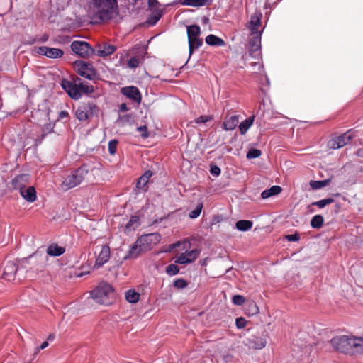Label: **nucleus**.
Segmentation results:
<instances>
[{
  "instance_id": "6",
  "label": "nucleus",
  "mask_w": 363,
  "mask_h": 363,
  "mask_svg": "<svg viewBox=\"0 0 363 363\" xmlns=\"http://www.w3.org/2000/svg\"><path fill=\"white\" fill-rule=\"evenodd\" d=\"M353 339V336L341 335L333 337L330 340V343L335 350L344 353L350 354Z\"/></svg>"
},
{
  "instance_id": "37",
  "label": "nucleus",
  "mask_w": 363,
  "mask_h": 363,
  "mask_svg": "<svg viewBox=\"0 0 363 363\" xmlns=\"http://www.w3.org/2000/svg\"><path fill=\"white\" fill-rule=\"evenodd\" d=\"M139 218L138 216H132L125 225V230L130 231L135 230L139 225Z\"/></svg>"
},
{
  "instance_id": "12",
  "label": "nucleus",
  "mask_w": 363,
  "mask_h": 363,
  "mask_svg": "<svg viewBox=\"0 0 363 363\" xmlns=\"http://www.w3.org/2000/svg\"><path fill=\"white\" fill-rule=\"evenodd\" d=\"M200 251L197 249L192 250L185 253H181L175 259V263L184 264L194 262L199 256Z\"/></svg>"
},
{
  "instance_id": "26",
  "label": "nucleus",
  "mask_w": 363,
  "mask_h": 363,
  "mask_svg": "<svg viewBox=\"0 0 363 363\" xmlns=\"http://www.w3.org/2000/svg\"><path fill=\"white\" fill-rule=\"evenodd\" d=\"M238 123V117L231 116L227 118L223 123V129L225 130H233Z\"/></svg>"
},
{
  "instance_id": "15",
  "label": "nucleus",
  "mask_w": 363,
  "mask_h": 363,
  "mask_svg": "<svg viewBox=\"0 0 363 363\" xmlns=\"http://www.w3.org/2000/svg\"><path fill=\"white\" fill-rule=\"evenodd\" d=\"M121 93L134 101L140 103L141 94L138 88L135 86L124 87L121 89Z\"/></svg>"
},
{
  "instance_id": "17",
  "label": "nucleus",
  "mask_w": 363,
  "mask_h": 363,
  "mask_svg": "<svg viewBox=\"0 0 363 363\" xmlns=\"http://www.w3.org/2000/svg\"><path fill=\"white\" fill-rule=\"evenodd\" d=\"M116 50L113 45L103 43L99 45L96 50V55L100 57H106L113 54Z\"/></svg>"
},
{
  "instance_id": "54",
  "label": "nucleus",
  "mask_w": 363,
  "mask_h": 363,
  "mask_svg": "<svg viewBox=\"0 0 363 363\" xmlns=\"http://www.w3.org/2000/svg\"><path fill=\"white\" fill-rule=\"evenodd\" d=\"M48 346V343L47 341L43 342L42 345L40 346V347L37 348V352H39L40 350H43L46 348Z\"/></svg>"
},
{
  "instance_id": "25",
  "label": "nucleus",
  "mask_w": 363,
  "mask_h": 363,
  "mask_svg": "<svg viewBox=\"0 0 363 363\" xmlns=\"http://www.w3.org/2000/svg\"><path fill=\"white\" fill-rule=\"evenodd\" d=\"M35 259V261L39 262L37 270L43 271L44 267L46 265V261H47L46 257L42 254H40L38 252H36L33 253V255H31L26 259Z\"/></svg>"
},
{
  "instance_id": "34",
  "label": "nucleus",
  "mask_w": 363,
  "mask_h": 363,
  "mask_svg": "<svg viewBox=\"0 0 363 363\" xmlns=\"http://www.w3.org/2000/svg\"><path fill=\"white\" fill-rule=\"evenodd\" d=\"M330 179H327L322 181H311L310 186L313 189H319L328 185L330 182Z\"/></svg>"
},
{
  "instance_id": "22",
  "label": "nucleus",
  "mask_w": 363,
  "mask_h": 363,
  "mask_svg": "<svg viewBox=\"0 0 363 363\" xmlns=\"http://www.w3.org/2000/svg\"><path fill=\"white\" fill-rule=\"evenodd\" d=\"M252 38L250 40V52L252 55L253 52L258 51L261 47V33L251 34Z\"/></svg>"
},
{
  "instance_id": "32",
  "label": "nucleus",
  "mask_w": 363,
  "mask_h": 363,
  "mask_svg": "<svg viewBox=\"0 0 363 363\" xmlns=\"http://www.w3.org/2000/svg\"><path fill=\"white\" fill-rule=\"evenodd\" d=\"M254 116H252L240 123L239 129L242 135H244L251 127L254 121Z\"/></svg>"
},
{
  "instance_id": "8",
  "label": "nucleus",
  "mask_w": 363,
  "mask_h": 363,
  "mask_svg": "<svg viewBox=\"0 0 363 363\" xmlns=\"http://www.w3.org/2000/svg\"><path fill=\"white\" fill-rule=\"evenodd\" d=\"M74 67L76 72L82 77L91 79L95 76V71L89 63H87L82 60L75 61L74 63Z\"/></svg>"
},
{
  "instance_id": "50",
  "label": "nucleus",
  "mask_w": 363,
  "mask_h": 363,
  "mask_svg": "<svg viewBox=\"0 0 363 363\" xmlns=\"http://www.w3.org/2000/svg\"><path fill=\"white\" fill-rule=\"evenodd\" d=\"M211 119H212L211 116H201L197 118L195 120V122L196 123H206L207 121H211Z\"/></svg>"
},
{
  "instance_id": "19",
  "label": "nucleus",
  "mask_w": 363,
  "mask_h": 363,
  "mask_svg": "<svg viewBox=\"0 0 363 363\" xmlns=\"http://www.w3.org/2000/svg\"><path fill=\"white\" fill-rule=\"evenodd\" d=\"M261 16V14L257 13L251 16L250 21L247 26L251 31V34L261 33V31L259 30Z\"/></svg>"
},
{
  "instance_id": "39",
  "label": "nucleus",
  "mask_w": 363,
  "mask_h": 363,
  "mask_svg": "<svg viewBox=\"0 0 363 363\" xmlns=\"http://www.w3.org/2000/svg\"><path fill=\"white\" fill-rule=\"evenodd\" d=\"M203 206V203L201 201L199 202L196 204V208L189 213V218H196L201 214Z\"/></svg>"
},
{
  "instance_id": "41",
  "label": "nucleus",
  "mask_w": 363,
  "mask_h": 363,
  "mask_svg": "<svg viewBox=\"0 0 363 363\" xmlns=\"http://www.w3.org/2000/svg\"><path fill=\"white\" fill-rule=\"evenodd\" d=\"M262 154L261 150L257 149H250L247 154V159H254L259 157Z\"/></svg>"
},
{
  "instance_id": "42",
  "label": "nucleus",
  "mask_w": 363,
  "mask_h": 363,
  "mask_svg": "<svg viewBox=\"0 0 363 363\" xmlns=\"http://www.w3.org/2000/svg\"><path fill=\"white\" fill-rule=\"evenodd\" d=\"M247 311V313L251 315H255L259 313V308L254 302H251L248 304V308Z\"/></svg>"
},
{
  "instance_id": "58",
  "label": "nucleus",
  "mask_w": 363,
  "mask_h": 363,
  "mask_svg": "<svg viewBox=\"0 0 363 363\" xmlns=\"http://www.w3.org/2000/svg\"><path fill=\"white\" fill-rule=\"evenodd\" d=\"M208 21V18L207 17L203 18V22L207 23Z\"/></svg>"
},
{
  "instance_id": "53",
  "label": "nucleus",
  "mask_w": 363,
  "mask_h": 363,
  "mask_svg": "<svg viewBox=\"0 0 363 363\" xmlns=\"http://www.w3.org/2000/svg\"><path fill=\"white\" fill-rule=\"evenodd\" d=\"M157 0H148V6L150 8H155L158 5Z\"/></svg>"
},
{
  "instance_id": "35",
  "label": "nucleus",
  "mask_w": 363,
  "mask_h": 363,
  "mask_svg": "<svg viewBox=\"0 0 363 363\" xmlns=\"http://www.w3.org/2000/svg\"><path fill=\"white\" fill-rule=\"evenodd\" d=\"M323 222L324 218L321 215H315L311 220V225L313 228L319 229L323 226Z\"/></svg>"
},
{
  "instance_id": "49",
  "label": "nucleus",
  "mask_w": 363,
  "mask_h": 363,
  "mask_svg": "<svg viewBox=\"0 0 363 363\" xmlns=\"http://www.w3.org/2000/svg\"><path fill=\"white\" fill-rule=\"evenodd\" d=\"M137 130L140 133L143 138H146L149 136L147 126L142 125L137 128Z\"/></svg>"
},
{
  "instance_id": "51",
  "label": "nucleus",
  "mask_w": 363,
  "mask_h": 363,
  "mask_svg": "<svg viewBox=\"0 0 363 363\" xmlns=\"http://www.w3.org/2000/svg\"><path fill=\"white\" fill-rule=\"evenodd\" d=\"M286 239L288 241H290V242H296V241L299 240L300 236L297 233L290 234V235H286Z\"/></svg>"
},
{
  "instance_id": "56",
  "label": "nucleus",
  "mask_w": 363,
  "mask_h": 363,
  "mask_svg": "<svg viewBox=\"0 0 363 363\" xmlns=\"http://www.w3.org/2000/svg\"><path fill=\"white\" fill-rule=\"evenodd\" d=\"M120 110L121 111H126L128 110L127 106L125 104H122L120 106Z\"/></svg>"
},
{
  "instance_id": "40",
  "label": "nucleus",
  "mask_w": 363,
  "mask_h": 363,
  "mask_svg": "<svg viewBox=\"0 0 363 363\" xmlns=\"http://www.w3.org/2000/svg\"><path fill=\"white\" fill-rule=\"evenodd\" d=\"M162 13L160 11H157L155 13L150 16L147 20V23L150 25H155L161 18Z\"/></svg>"
},
{
  "instance_id": "14",
  "label": "nucleus",
  "mask_w": 363,
  "mask_h": 363,
  "mask_svg": "<svg viewBox=\"0 0 363 363\" xmlns=\"http://www.w3.org/2000/svg\"><path fill=\"white\" fill-rule=\"evenodd\" d=\"M18 271V267L14 262H7L4 267L2 278L7 281L14 280Z\"/></svg>"
},
{
  "instance_id": "28",
  "label": "nucleus",
  "mask_w": 363,
  "mask_h": 363,
  "mask_svg": "<svg viewBox=\"0 0 363 363\" xmlns=\"http://www.w3.org/2000/svg\"><path fill=\"white\" fill-rule=\"evenodd\" d=\"M152 172L150 170L146 171L138 180L137 188L143 189L147 184L150 178L152 177Z\"/></svg>"
},
{
  "instance_id": "1",
  "label": "nucleus",
  "mask_w": 363,
  "mask_h": 363,
  "mask_svg": "<svg viewBox=\"0 0 363 363\" xmlns=\"http://www.w3.org/2000/svg\"><path fill=\"white\" fill-rule=\"evenodd\" d=\"M87 16L93 23H100L113 17L118 8L117 0H83Z\"/></svg>"
},
{
  "instance_id": "30",
  "label": "nucleus",
  "mask_w": 363,
  "mask_h": 363,
  "mask_svg": "<svg viewBox=\"0 0 363 363\" xmlns=\"http://www.w3.org/2000/svg\"><path fill=\"white\" fill-rule=\"evenodd\" d=\"M211 1L212 0H184L182 4L185 6L200 7L211 2Z\"/></svg>"
},
{
  "instance_id": "52",
  "label": "nucleus",
  "mask_w": 363,
  "mask_h": 363,
  "mask_svg": "<svg viewBox=\"0 0 363 363\" xmlns=\"http://www.w3.org/2000/svg\"><path fill=\"white\" fill-rule=\"evenodd\" d=\"M211 173L214 176H218L220 173V169L217 166H213L211 168Z\"/></svg>"
},
{
  "instance_id": "2",
  "label": "nucleus",
  "mask_w": 363,
  "mask_h": 363,
  "mask_svg": "<svg viewBox=\"0 0 363 363\" xmlns=\"http://www.w3.org/2000/svg\"><path fill=\"white\" fill-rule=\"evenodd\" d=\"M62 86L69 96L74 99H79L81 97L82 93L89 94L94 91L92 86H90L87 82H82L79 78L74 82L63 80L62 82Z\"/></svg>"
},
{
  "instance_id": "20",
  "label": "nucleus",
  "mask_w": 363,
  "mask_h": 363,
  "mask_svg": "<svg viewBox=\"0 0 363 363\" xmlns=\"http://www.w3.org/2000/svg\"><path fill=\"white\" fill-rule=\"evenodd\" d=\"M145 252V250H143V248L140 247V244L138 243V239L130 247L128 251V254L125 257V259H135L142 253Z\"/></svg>"
},
{
  "instance_id": "29",
  "label": "nucleus",
  "mask_w": 363,
  "mask_h": 363,
  "mask_svg": "<svg viewBox=\"0 0 363 363\" xmlns=\"http://www.w3.org/2000/svg\"><path fill=\"white\" fill-rule=\"evenodd\" d=\"M281 191V188L279 186H272L270 189L262 191L261 196L262 199H267L272 196L277 195Z\"/></svg>"
},
{
  "instance_id": "4",
  "label": "nucleus",
  "mask_w": 363,
  "mask_h": 363,
  "mask_svg": "<svg viewBox=\"0 0 363 363\" xmlns=\"http://www.w3.org/2000/svg\"><path fill=\"white\" fill-rule=\"evenodd\" d=\"M89 173L87 164H83L79 168L66 176L61 184V189L66 191L79 185Z\"/></svg>"
},
{
  "instance_id": "5",
  "label": "nucleus",
  "mask_w": 363,
  "mask_h": 363,
  "mask_svg": "<svg viewBox=\"0 0 363 363\" xmlns=\"http://www.w3.org/2000/svg\"><path fill=\"white\" fill-rule=\"evenodd\" d=\"M189 56L193 53L194 49L201 47L203 44V40L199 38L201 34V28L197 25H191L186 27Z\"/></svg>"
},
{
  "instance_id": "57",
  "label": "nucleus",
  "mask_w": 363,
  "mask_h": 363,
  "mask_svg": "<svg viewBox=\"0 0 363 363\" xmlns=\"http://www.w3.org/2000/svg\"><path fill=\"white\" fill-rule=\"evenodd\" d=\"M55 338V335H50L48 337V340H50V341H52Z\"/></svg>"
},
{
  "instance_id": "21",
  "label": "nucleus",
  "mask_w": 363,
  "mask_h": 363,
  "mask_svg": "<svg viewBox=\"0 0 363 363\" xmlns=\"http://www.w3.org/2000/svg\"><path fill=\"white\" fill-rule=\"evenodd\" d=\"M352 343V345L350 351L351 354H363V338L354 337Z\"/></svg>"
},
{
  "instance_id": "23",
  "label": "nucleus",
  "mask_w": 363,
  "mask_h": 363,
  "mask_svg": "<svg viewBox=\"0 0 363 363\" xmlns=\"http://www.w3.org/2000/svg\"><path fill=\"white\" fill-rule=\"evenodd\" d=\"M21 195L28 202H33L36 199V193L33 186H27L19 191Z\"/></svg>"
},
{
  "instance_id": "24",
  "label": "nucleus",
  "mask_w": 363,
  "mask_h": 363,
  "mask_svg": "<svg viewBox=\"0 0 363 363\" xmlns=\"http://www.w3.org/2000/svg\"><path fill=\"white\" fill-rule=\"evenodd\" d=\"M65 252V247L59 246L57 244H52L49 245L46 250L47 254L52 257L60 256L61 255L64 254Z\"/></svg>"
},
{
  "instance_id": "27",
  "label": "nucleus",
  "mask_w": 363,
  "mask_h": 363,
  "mask_svg": "<svg viewBox=\"0 0 363 363\" xmlns=\"http://www.w3.org/2000/svg\"><path fill=\"white\" fill-rule=\"evenodd\" d=\"M206 43L209 45L213 46H223L225 45V41L220 38L214 35H208L206 38Z\"/></svg>"
},
{
  "instance_id": "48",
  "label": "nucleus",
  "mask_w": 363,
  "mask_h": 363,
  "mask_svg": "<svg viewBox=\"0 0 363 363\" xmlns=\"http://www.w3.org/2000/svg\"><path fill=\"white\" fill-rule=\"evenodd\" d=\"M174 286L177 289H184L187 286V283L185 280L179 279L174 281Z\"/></svg>"
},
{
  "instance_id": "44",
  "label": "nucleus",
  "mask_w": 363,
  "mask_h": 363,
  "mask_svg": "<svg viewBox=\"0 0 363 363\" xmlns=\"http://www.w3.org/2000/svg\"><path fill=\"white\" fill-rule=\"evenodd\" d=\"M139 64H140L139 60L135 57H131L127 62V66L130 69L136 68L137 67H138Z\"/></svg>"
},
{
  "instance_id": "47",
  "label": "nucleus",
  "mask_w": 363,
  "mask_h": 363,
  "mask_svg": "<svg viewBox=\"0 0 363 363\" xmlns=\"http://www.w3.org/2000/svg\"><path fill=\"white\" fill-rule=\"evenodd\" d=\"M116 145H117V141L116 140H111L108 143V152L111 155H114L116 151Z\"/></svg>"
},
{
  "instance_id": "36",
  "label": "nucleus",
  "mask_w": 363,
  "mask_h": 363,
  "mask_svg": "<svg viewBox=\"0 0 363 363\" xmlns=\"http://www.w3.org/2000/svg\"><path fill=\"white\" fill-rule=\"evenodd\" d=\"M266 340L262 338L255 337L250 340V347L256 350H260L265 347Z\"/></svg>"
},
{
  "instance_id": "16",
  "label": "nucleus",
  "mask_w": 363,
  "mask_h": 363,
  "mask_svg": "<svg viewBox=\"0 0 363 363\" xmlns=\"http://www.w3.org/2000/svg\"><path fill=\"white\" fill-rule=\"evenodd\" d=\"M109 258L110 248L107 245H103L96 258L95 266L101 267L109 260Z\"/></svg>"
},
{
  "instance_id": "11",
  "label": "nucleus",
  "mask_w": 363,
  "mask_h": 363,
  "mask_svg": "<svg viewBox=\"0 0 363 363\" xmlns=\"http://www.w3.org/2000/svg\"><path fill=\"white\" fill-rule=\"evenodd\" d=\"M36 52L41 55H45L49 58L55 59L61 57L64 52L62 50L55 48H49L46 46L38 47Z\"/></svg>"
},
{
  "instance_id": "55",
  "label": "nucleus",
  "mask_w": 363,
  "mask_h": 363,
  "mask_svg": "<svg viewBox=\"0 0 363 363\" xmlns=\"http://www.w3.org/2000/svg\"><path fill=\"white\" fill-rule=\"evenodd\" d=\"M59 117L60 118H67V117H68V113L65 111H60V113L59 114Z\"/></svg>"
},
{
  "instance_id": "7",
  "label": "nucleus",
  "mask_w": 363,
  "mask_h": 363,
  "mask_svg": "<svg viewBox=\"0 0 363 363\" xmlns=\"http://www.w3.org/2000/svg\"><path fill=\"white\" fill-rule=\"evenodd\" d=\"M160 240L161 235L159 233H153L145 234L138 238V243L147 252L157 245Z\"/></svg>"
},
{
  "instance_id": "46",
  "label": "nucleus",
  "mask_w": 363,
  "mask_h": 363,
  "mask_svg": "<svg viewBox=\"0 0 363 363\" xmlns=\"http://www.w3.org/2000/svg\"><path fill=\"white\" fill-rule=\"evenodd\" d=\"M236 327L238 329L244 328L247 325V321L244 318H238L235 320Z\"/></svg>"
},
{
  "instance_id": "43",
  "label": "nucleus",
  "mask_w": 363,
  "mask_h": 363,
  "mask_svg": "<svg viewBox=\"0 0 363 363\" xmlns=\"http://www.w3.org/2000/svg\"><path fill=\"white\" fill-rule=\"evenodd\" d=\"M232 301L236 306H242L245 303V298L243 296L235 295L232 298Z\"/></svg>"
},
{
  "instance_id": "9",
  "label": "nucleus",
  "mask_w": 363,
  "mask_h": 363,
  "mask_svg": "<svg viewBox=\"0 0 363 363\" xmlns=\"http://www.w3.org/2000/svg\"><path fill=\"white\" fill-rule=\"evenodd\" d=\"M72 50L82 57H88L92 55L94 50L89 44L84 41H74L71 44Z\"/></svg>"
},
{
  "instance_id": "18",
  "label": "nucleus",
  "mask_w": 363,
  "mask_h": 363,
  "mask_svg": "<svg viewBox=\"0 0 363 363\" xmlns=\"http://www.w3.org/2000/svg\"><path fill=\"white\" fill-rule=\"evenodd\" d=\"M29 182L28 174H20L14 178L12 182L13 188L21 191L23 188L27 187Z\"/></svg>"
},
{
  "instance_id": "38",
  "label": "nucleus",
  "mask_w": 363,
  "mask_h": 363,
  "mask_svg": "<svg viewBox=\"0 0 363 363\" xmlns=\"http://www.w3.org/2000/svg\"><path fill=\"white\" fill-rule=\"evenodd\" d=\"M333 202H334V199H333L328 198V199L320 200L318 201L313 202V203H312L311 205L312 206H318L320 208H323L325 206H326L327 205H329V204H330V203H332Z\"/></svg>"
},
{
  "instance_id": "31",
  "label": "nucleus",
  "mask_w": 363,
  "mask_h": 363,
  "mask_svg": "<svg viewBox=\"0 0 363 363\" xmlns=\"http://www.w3.org/2000/svg\"><path fill=\"white\" fill-rule=\"evenodd\" d=\"M236 228L240 231H247L252 228V222L250 220H241L236 223Z\"/></svg>"
},
{
  "instance_id": "3",
  "label": "nucleus",
  "mask_w": 363,
  "mask_h": 363,
  "mask_svg": "<svg viewBox=\"0 0 363 363\" xmlns=\"http://www.w3.org/2000/svg\"><path fill=\"white\" fill-rule=\"evenodd\" d=\"M91 296L96 303L108 306L115 299L112 286L107 283H101L91 292Z\"/></svg>"
},
{
  "instance_id": "33",
  "label": "nucleus",
  "mask_w": 363,
  "mask_h": 363,
  "mask_svg": "<svg viewBox=\"0 0 363 363\" xmlns=\"http://www.w3.org/2000/svg\"><path fill=\"white\" fill-rule=\"evenodd\" d=\"M140 294L134 290H128L125 292V298L129 303H135L139 301Z\"/></svg>"
},
{
  "instance_id": "10",
  "label": "nucleus",
  "mask_w": 363,
  "mask_h": 363,
  "mask_svg": "<svg viewBox=\"0 0 363 363\" xmlns=\"http://www.w3.org/2000/svg\"><path fill=\"white\" fill-rule=\"evenodd\" d=\"M96 106L90 103L80 105L76 110L75 115L79 121L88 119L92 114Z\"/></svg>"
},
{
  "instance_id": "45",
  "label": "nucleus",
  "mask_w": 363,
  "mask_h": 363,
  "mask_svg": "<svg viewBox=\"0 0 363 363\" xmlns=\"http://www.w3.org/2000/svg\"><path fill=\"white\" fill-rule=\"evenodd\" d=\"M179 268L177 265L174 264H169L166 268V272L169 275H175L179 272Z\"/></svg>"
},
{
  "instance_id": "13",
  "label": "nucleus",
  "mask_w": 363,
  "mask_h": 363,
  "mask_svg": "<svg viewBox=\"0 0 363 363\" xmlns=\"http://www.w3.org/2000/svg\"><path fill=\"white\" fill-rule=\"evenodd\" d=\"M352 135L350 132H347L343 135L336 137L328 142V147L332 149L341 148L348 143L351 140Z\"/></svg>"
}]
</instances>
